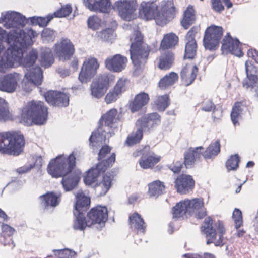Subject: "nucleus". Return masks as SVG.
Listing matches in <instances>:
<instances>
[{
  "label": "nucleus",
  "instance_id": "49",
  "mask_svg": "<svg viewBox=\"0 0 258 258\" xmlns=\"http://www.w3.org/2000/svg\"><path fill=\"white\" fill-rule=\"evenodd\" d=\"M57 92L54 91H49L44 94V97L46 102L48 103L55 105H62L61 103L56 101L57 97Z\"/></svg>",
  "mask_w": 258,
  "mask_h": 258
},
{
  "label": "nucleus",
  "instance_id": "40",
  "mask_svg": "<svg viewBox=\"0 0 258 258\" xmlns=\"http://www.w3.org/2000/svg\"><path fill=\"white\" fill-rule=\"evenodd\" d=\"M242 103L241 102H236L232 108L231 113V118L234 126L239 125V119L242 112Z\"/></svg>",
  "mask_w": 258,
  "mask_h": 258
},
{
  "label": "nucleus",
  "instance_id": "27",
  "mask_svg": "<svg viewBox=\"0 0 258 258\" xmlns=\"http://www.w3.org/2000/svg\"><path fill=\"white\" fill-rule=\"evenodd\" d=\"M61 196L62 194L60 192L48 191L40 196L39 198L41 201V205L45 209H48L49 207L53 208L58 205L61 202Z\"/></svg>",
  "mask_w": 258,
  "mask_h": 258
},
{
  "label": "nucleus",
  "instance_id": "35",
  "mask_svg": "<svg viewBox=\"0 0 258 258\" xmlns=\"http://www.w3.org/2000/svg\"><path fill=\"white\" fill-rule=\"evenodd\" d=\"M174 61V55L170 51L163 53L159 58L158 67L162 70L169 69L172 65Z\"/></svg>",
  "mask_w": 258,
  "mask_h": 258
},
{
  "label": "nucleus",
  "instance_id": "57",
  "mask_svg": "<svg viewBox=\"0 0 258 258\" xmlns=\"http://www.w3.org/2000/svg\"><path fill=\"white\" fill-rule=\"evenodd\" d=\"M0 241L4 246H9L11 248L15 246L12 237L11 236L2 235L0 237Z\"/></svg>",
  "mask_w": 258,
  "mask_h": 258
},
{
  "label": "nucleus",
  "instance_id": "9",
  "mask_svg": "<svg viewBox=\"0 0 258 258\" xmlns=\"http://www.w3.org/2000/svg\"><path fill=\"white\" fill-rule=\"evenodd\" d=\"M160 122V116L157 113L149 114L138 119L136 122L137 130L127 138L125 144L131 146L140 142L143 137V131H149L159 125Z\"/></svg>",
  "mask_w": 258,
  "mask_h": 258
},
{
  "label": "nucleus",
  "instance_id": "61",
  "mask_svg": "<svg viewBox=\"0 0 258 258\" xmlns=\"http://www.w3.org/2000/svg\"><path fill=\"white\" fill-rule=\"evenodd\" d=\"M211 3L212 8L215 11L220 13L224 10V7L220 0H213L211 1Z\"/></svg>",
  "mask_w": 258,
  "mask_h": 258
},
{
  "label": "nucleus",
  "instance_id": "19",
  "mask_svg": "<svg viewBox=\"0 0 258 258\" xmlns=\"http://www.w3.org/2000/svg\"><path fill=\"white\" fill-rule=\"evenodd\" d=\"M86 185L94 188L98 196H104L111 186V178H102L99 181L98 178H83Z\"/></svg>",
  "mask_w": 258,
  "mask_h": 258
},
{
  "label": "nucleus",
  "instance_id": "11",
  "mask_svg": "<svg viewBox=\"0 0 258 258\" xmlns=\"http://www.w3.org/2000/svg\"><path fill=\"white\" fill-rule=\"evenodd\" d=\"M1 19L3 22L5 23V25L7 28H16V29L11 31L9 33H7L6 31L4 30L6 33V36L4 38V41L6 42L8 36L10 34L15 35L14 33L15 34V32L18 30H21L25 33H26L28 30H32L31 29H28L25 32L21 29L26 24L27 20L26 17L20 13L14 11H8L5 13H2Z\"/></svg>",
  "mask_w": 258,
  "mask_h": 258
},
{
  "label": "nucleus",
  "instance_id": "33",
  "mask_svg": "<svg viewBox=\"0 0 258 258\" xmlns=\"http://www.w3.org/2000/svg\"><path fill=\"white\" fill-rule=\"evenodd\" d=\"M178 42V37L174 33L165 35L161 41L160 50L162 51L174 47Z\"/></svg>",
  "mask_w": 258,
  "mask_h": 258
},
{
  "label": "nucleus",
  "instance_id": "29",
  "mask_svg": "<svg viewBox=\"0 0 258 258\" xmlns=\"http://www.w3.org/2000/svg\"><path fill=\"white\" fill-rule=\"evenodd\" d=\"M198 71L196 66L186 64L181 70L180 76L183 83L186 86L190 85L194 81Z\"/></svg>",
  "mask_w": 258,
  "mask_h": 258
},
{
  "label": "nucleus",
  "instance_id": "46",
  "mask_svg": "<svg viewBox=\"0 0 258 258\" xmlns=\"http://www.w3.org/2000/svg\"><path fill=\"white\" fill-rule=\"evenodd\" d=\"M232 218L234 223V228L236 229H238L243 226V221L242 214L239 209L235 208L234 209Z\"/></svg>",
  "mask_w": 258,
  "mask_h": 258
},
{
  "label": "nucleus",
  "instance_id": "45",
  "mask_svg": "<svg viewBox=\"0 0 258 258\" xmlns=\"http://www.w3.org/2000/svg\"><path fill=\"white\" fill-rule=\"evenodd\" d=\"M56 37V32L49 28H45L41 33V38L43 43L53 42Z\"/></svg>",
  "mask_w": 258,
  "mask_h": 258
},
{
  "label": "nucleus",
  "instance_id": "22",
  "mask_svg": "<svg viewBox=\"0 0 258 258\" xmlns=\"http://www.w3.org/2000/svg\"><path fill=\"white\" fill-rule=\"evenodd\" d=\"M188 210V214L196 213V217L201 219L207 215V211L204 207L203 198H194L191 200L185 199Z\"/></svg>",
  "mask_w": 258,
  "mask_h": 258
},
{
  "label": "nucleus",
  "instance_id": "6",
  "mask_svg": "<svg viewBox=\"0 0 258 258\" xmlns=\"http://www.w3.org/2000/svg\"><path fill=\"white\" fill-rule=\"evenodd\" d=\"M47 108L40 101H32L27 103L23 108L21 122L25 125L30 126L32 123L43 124L47 119Z\"/></svg>",
  "mask_w": 258,
  "mask_h": 258
},
{
  "label": "nucleus",
  "instance_id": "15",
  "mask_svg": "<svg viewBox=\"0 0 258 258\" xmlns=\"http://www.w3.org/2000/svg\"><path fill=\"white\" fill-rule=\"evenodd\" d=\"M88 223L91 226L95 224L104 225L108 217V211L105 206L97 205L91 208L87 214Z\"/></svg>",
  "mask_w": 258,
  "mask_h": 258
},
{
  "label": "nucleus",
  "instance_id": "18",
  "mask_svg": "<svg viewBox=\"0 0 258 258\" xmlns=\"http://www.w3.org/2000/svg\"><path fill=\"white\" fill-rule=\"evenodd\" d=\"M21 77L19 73L15 72L0 76V90L8 93L14 92Z\"/></svg>",
  "mask_w": 258,
  "mask_h": 258
},
{
  "label": "nucleus",
  "instance_id": "50",
  "mask_svg": "<svg viewBox=\"0 0 258 258\" xmlns=\"http://www.w3.org/2000/svg\"><path fill=\"white\" fill-rule=\"evenodd\" d=\"M9 117V110L5 99L0 97V120H6Z\"/></svg>",
  "mask_w": 258,
  "mask_h": 258
},
{
  "label": "nucleus",
  "instance_id": "32",
  "mask_svg": "<svg viewBox=\"0 0 258 258\" xmlns=\"http://www.w3.org/2000/svg\"><path fill=\"white\" fill-rule=\"evenodd\" d=\"M165 188L164 183L157 180L148 184V195L150 197H157L164 194Z\"/></svg>",
  "mask_w": 258,
  "mask_h": 258
},
{
  "label": "nucleus",
  "instance_id": "38",
  "mask_svg": "<svg viewBox=\"0 0 258 258\" xmlns=\"http://www.w3.org/2000/svg\"><path fill=\"white\" fill-rule=\"evenodd\" d=\"M178 76L175 72H171L163 77L159 82V87L161 89H165L166 88L173 85L178 80Z\"/></svg>",
  "mask_w": 258,
  "mask_h": 258
},
{
  "label": "nucleus",
  "instance_id": "5",
  "mask_svg": "<svg viewBox=\"0 0 258 258\" xmlns=\"http://www.w3.org/2000/svg\"><path fill=\"white\" fill-rule=\"evenodd\" d=\"M117 115V110L112 108L102 116L99 120L100 125L92 133L89 138L90 145L93 147L100 146L114 134L111 128L119 119Z\"/></svg>",
  "mask_w": 258,
  "mask_h": 258
},
{
  "label": "nucleus",
  "instance_id": "41",
  "mask_svg": "<svg viewBox=\"0 0 258 258\" xmlns=\"http://www.w3.org/2000/svg\"><path fill=\"white\" fill-rule=\"evenodd\" d=\"M197 43L196 41H186L184 58L193 59L196 54Z\"/></svg>",
  "mask_w": 258,
  "mask_h": 258
},
{
  "label": "nucleus",
  "instance_id": "17",
  "mask_svg": "<svg viewBox=\"0 0 258 258\" xmlns=\"http://www.w3.org/2000/svg\"><path fill=\"white\" fill-rule=\"evenodd\" d=\"M54 47L56 55L60 60H69L75 52L74 45L68 38H62Z\"/></svg>",
  "mask_w": 258,
  "mask_h": 258
},
{
  "label": "nucleus",
  "instance_id": "13",
  "mask_svg": "<svg viewBox=\"0 0 258 258\" xmlns=\"http://www.w3.org/2000/svg\"><path fill=\"white\" fill-rule=\"evenodd\" d=\"M246 78L242 83L243 87L247 90L255 93V96L258 98V76L256 68L249 61L245 63Z\"/></svg>",
  "mask_w": 258,
  "mask_h": 258
},
{
  "label": "nucleus",
  "instance_id": "2",
  "mask_svg": "<svg viewBox=\"0 0 258 258\" xmlns=\"http://www.w3.org/2000/svg\"><path fill=\"white\" fill-rule=\"evenodd\" d=\"M110 151L111 148L108 146L102 147L98 154V159L102 160V162L99 163L96 168L87 171L84 175H82L80 169L76 168V158L73 153L67 157L64 155H60L52 159L47 166V172L52 177H99L115 161L114 153L106 160H103Z\"/></svg>",
  "mask_w": 258,
  "mask_h": 258
},
{
  "label": "nucleus",
  "instance_id": "59",
  "mask_svg": "<svg viewBox=\"0 0 258 258\" xmlns=\"http://www.w3.org/2000/svg\"><path fill=\"white\" fill-rule=\"evenodd\" d=\"M2 235L12 236L15 229L8 224L3 223L2 225Z\"/></svg>",
  "mask_w": 258,
  "mask_h": 258
},
{
  "label": "nucleus",
  "instance_id": "44",
  "mask_svg": "<svg viewBox=\"0 0 258 258\" xmlns=\"http://www.w3.org/2000/svg\"><path fill=\"white\" fill-rule=\"evenodd\" d=\"M52 251L57 258H74L76 255L74 251L68 248L53 249Z\"/></svg>",
  "mask_w": 258,
  "mask_h": 258
},
{
  "label": "nucleus",
  "instance_id": "24",
  "mask_svg": "<svg viewBox=\"0 0 258 258\" xmlns=\"http://www.w3.org/2000/svg\"><path fill=\"white\" fill-rule=\"evenodd\" d=\"M149 146L144 147L143 150V156L139 161V165L143 169L152 168L158 163L161 159L160 156L149 151Z\"/></svg>",
  "mask_w": 258,
  "mask_h": 258
},
{
  "label": "nucleus",
  "instance_id": "64",
  "mask_svg": "<svg viewBox=\"0 0 258 258\" xmlns=\"http://www.w3.org/2000/svg\"><path fill=\"white\" fill-rule=\"evenodd\" d=\"M182 167V165L181 162H177L175 165L170 166V169L175 173H178Z\"/></svg>",
  "mask_w": 258,
  "mask_h": 258
},
{
  "label": "nucleus",
  "instance_id": "37",
  "mask_svg": "<svg viewBox=\"0 0 258 258\" xmlns=\"http://www.w3.org/2000/svg\"><path fill=\"white\" fill-rule=\"evenodd\" d=\"M40 61L42 66L49 67L54 62V58L51 50L49 48L42 49Z\"/></svg>",
  "mask_w": 258,
  "mask_h": 258
},
{
  "label": "nucleus",
  "instance_id": "28",
  "mask_svg": "<svg viewBox=\"0 0 258 258\" xmlns=\"http://www.w3.org/2000/svg\"><path fill=\"white\" fill-rule=\"evenodd\" d=\"M83 4L90 11L105 13L109 12L111 5L110 0H83Z\"/></svg>",
  "mask_w": 258,
  "mask_h": 258
},
{
  "label": "nucleus",
  "instance_id": "21",
  "mask_svg": "<svg viewBox=\"0 0 258 258\" xmlns=\"http://www.w3.org/2000/svg\"><path fill=\"white\" fill-rule=\"evenodd\" d=\"M240 45L239 41L238 39H233L230 33H228L223 40L221 49L223 52L229 51L236 56L241 57L243 56V53Z\"/></svg>",
  "mask_w": 258,
  "mask_h": 258
},
{
  "label": "nucleus",
  "instance_id": "43",
  "mask_svg": "<svg viewBox=\"0 0 258 258\" xmlns=\"http://www.w3.org/2000/svg\"><path fill=\"white\" fill-rule=\"evenodd\" d=\"M157 109L163 111L170 104L169 97L167 95L159 96L155 102Z\"/></svg>",
  "mask_w": 258,
  "mask_h": 258
},
{
  "label": "nucleus",
  "instance_id": "51",
  "mask_svg": "<svg viewBox=\"0 0 258 258\" xmlns=\"http://www.w3.org/2000/svg\"><path fill=\"white\" fill-rule=\"evenodd\" d=\"M72 10L70 5H66L61 7L59 10L55 11L52 15L54 17L61 18L68 16L71 13Z\"/></svg>",
  "mask_w": 258,
  "mask_h": 258
},
{
  "label": "nucleus",
  "instance_id": "4",
  "mask_svg": "<svg viewBox=\"0 0 258 258\" xmlns=\"http://www.w3.org/2000/svg\"><path fill=\"white\" fill-rule=\"evenodd\" d=\"M200 231L205 236L207 245L214 244L215 246L222 247L225 244L226 228L223 221H215L208 216L202 222Z\"/></svg>",
  "mask_w": 258,
  "mask_h": 258
},
{
  "label": "nucleus",
  "instance_id": "60",
  "mask_svg": "<svg viewBox=\"0 0 258 258\" xmlns=\"http://www.w3.org/2000/svg\"><path fill=\"white\" fill-rule=\"evenodd\" d=\"M199 30L198 27H193L188 32L186 36V41H191V40L196 41L195 39V34Z\"/></svg>",
  "mask_w": 258,
  "mask_h": 258
},
{
  "label": "nucleus",
  "instance_id": "39",
  "mask_svg": "<svg viewBox=\"0 0 258 258\" xmlns=\"http://www.w3.org/2000/svg\"><path fill=\"white\" fill-rule=\"evenodd\" d=\"M195 20L194 10L192 7L189 6L184 12L181 24L185 29H187L192 24Z\"/></svg>",
  "mask_w": 258,
  "mask_h": 258
},
{
  "label": "nucleus",
  "instance_id": "12",
  "mask_svg": "<svg viewBox=\"0 0 258 258\" xmlns=\"http://www.w3.org/2000/svg\"><path fill=\"white\" fill-rule=\"evenodd\" d=\"M223 28L220 26L212 25L209 27L205 31L203 39L205 49L210 50L217 49L223 35Z\"/></svg>",
  "mask_w": 258,
  "mask_h": 258
},
{
  "label": "nucleus",
  "instance_id": "3",
  "mask_svg": "<svg viewBox=\"0 0 258 258\" xmlns=\"http://www.w3.org/2000/svg\"><path fill=\"white\" fill-rule=\"evenodd\" d=\"M175 12V7L172 1L165 2L162 5L160 11H158L156 3L144 1L141 4L139 14L143 19L154 20L157 25H164L174 18Z\"/></svg>",
  "mask_w": 258,
  "mask_h": 258
},
{
  "label": "nucleus",
  "instance_id": "62",
  "mask_svg": "<svg viewBox=\"0 0 258 258\" xmlns=\"http://www.w3.org/2000/svg\"><path fill=\"white\" fill-rule=\"evenodd\" d=\"M32 168V165H25L17 169L16 172L19 174H23L29 172L30 170Z\"/></svg>",
  "mask_w": 258,
  "mask_h": 258
},
{
  "label": "nucleus",
  "instance_id": "42",
  "mask_svg": "<svg viewBox=\"0 0 258 258\" xmlns=\"http://www.w3.org/2000/svg\"><path fill=\"white\" fill-rule=\"evenodd\" d=\"M54 18L52 14H48L46 17H30L31 22L33 25H38L41 27H44L47 25L48 23Z\"/></svg>",
  "mask_w": 258,
  "mask_h": 258
},
{
  "label": "nucleus",
  "instance_id": "30",
  "mask_svg": "<svg viewBox=\"0 0 258 258\" xmlns=\"http://www.w3.org/2000/svg\"><path fill=\"white\" fill-rule=\"evenodd\" d=\"M177 191L180 194H187L195 187L194 178H176L175 182Z\"/></svg>",
  "mask_w": 258,
  "mask_h": 258
},
{
  "label": "nucleus",
  "instance_id": "36",
  "mask_svg": "<svg viewBox=\"0 0 258 258\" xmlns=\"http://www.w3.org/2000/svg\"><path fill=\"white\" fill-rule=\"evenodd\" d=\"M172 213L173 218H179L188 213V210L185 200L177 203L172 208Z\"/></svg>",
  "mask_w": 258,
  "mask_h": 258
},
{
  "label": "nucleus",
  "instance_id": "47",
  "mask_svg": "<svg viewBox=\"0 0 258 258\" xmlns=\"http://www.w3.org/2000/svg\"><path fill=\"white\" fill-rule=\"evenodd\" d=\"M80 178H62L61 183L66 191L74 189L78 184Z\"/></svg>",
  "mask_w": 258,
  "mask_h": 258
},
{
  "label": "nucleus",
  "instance_id": "1",
  "mask_svg": "<svg viewBox=\"0 0 258 258\" xmlns=\"http://www.w3.org/2000/svg\"><path fill=\"white\" fill-rule=\"evenodd\" d=\"M14 34H10L6 39V43L10 46L7 50V62L0 66V71L21 65L27 70L29 69L25 75L27 83L33 86L40 85L43 79L42 71L39 66L33 67L38 58L37 51L33 49L23 58L27 47L33 44L32 39L37 37V32L29 30L25 33L18 30Z\"/></svg>",
  "mask_w": 258,
  "mask_h": 258
},
{
  "label": "nucleus",
  "instance_id": "26",
  "mask_svg": "<svg viewBox=\"0 0 258 258\" xmlns=\"http://www.w3.org/2000/svg\"><path fill=\"white\" fill-rule=\"evenodd\" d=\"M127 58L120 54H116L108 57L105 61L106 68L109 70L115 72L122 71L126 66Z\"/></svg>",
  "mask_w": 258,
  "mask_h": 258
},
{
  "label": "nucleus",
  "instance_id": "8",
  "mask_svg": "<svg viewBox=\"0 0 258 258\" xmlns=\"http://www.w3.org/2000/svg\"><path fill=\"white\" fill-rule=\"evenodd\" d=\"M130 55L135 66L140 67L144 64L147 60L150 52L148 46L143 43V37L140 31H134L131 36Z\"/></svg>",
  "mask_w": 258,
  "mask_h": 258
},
{
  "label": "nucleus",
  "instance_id": "55",
  "mask_svg": "<svg viewBox=\"0 0 258 258\" xmlns=\"http://www.w3.org/2000/svg\"><path fill=\"white\" fill-rule=\"evenodd\" d=\"M120 95L114 89L110 90L106 94L105 100L107 104L111 103L115 101Z\"/></svg>",
  "mask_w": 258,
  "mask_h": 258
},
{
  "label": "nucleus",
  "instance_id": "56",
  "mask_svg": "<svg viewBox=\"0 0 258 258\" xmlns=\"http://www.w3.org/2000/svg\"><path fill=\"white\" fill-rule=\"evenodd\" d=\"M98 36L103 41H109L113 37V32L110 29H106L100 32Z\"/></svg>",
  "mask_w": 258,
  "mask_h": 258
},
{
  "label": "nucleus",
  "instance_id": "7",
  "mask_svg": "<svg viewBox=\"0 0 258 258\" xmlns=\"http://www.w3.org/2000/svg\"><path fill=\"white\" fill-rule=\"evenodd\" d=\"M24 136L19 132L0 133V153L9 155H19L25 145Z\"/></svg>",
  "mask_w": 258,
  "mask_h": 258
},
{
  "label": "nucleus",
  "instance_id": "23",
  "mask_svg": "<svg viewBox=\"0 0 258 258\" xmlns=\"http://www.w3.org/2000/svg\"><path fill=\"white\" fill-rule=\"evenodd\" d=\"M128 223L132 231L137 234H145L147 224L142 215L137 212L130 214L128 216Z\"/></svg>",
  "mask_w": 258,
  "mask_h": 258
},
{
  "label": "nucleus",
  "instance_id": "31",
  "mask_svg": "<svg viewBox=\"0 0 258 258\" xmlns=\"http://www.w3.org/2000/svg\"><path fill=\"white\" fill-rule=\"evenodd\" d=\"M149 100L148 94L142 92L137 94L134 100L130 103L129 107L132 112L139 111L144 106L146 105Z\"/></svg>",
  "mask_w": 258,
  "mask_h": 258
},
{
  "label": "nucleus",
  "instance_id": "53",
  "mask_svg": "<svg viewBox=\"0 0 258 258\" xmlns=\"http://www.w3.org/2000/svg\"><path fill=\"white\" fill-rule=\"evenodd\" d=\"M56 101H57L58 102H60L62 105H55V106L66 107L69 105V98L67 94L60 92H57Z\"/></svg>",
  "mask_w": 258,
  "mask_h": 258
},
{
  "label": "nucleus",
  "instance_id": "48",
  "mask_svg": "<svg viewBox=\"0 0 258 258\" xmlns=\"http://www.w3.org/2000/svg\"><path fill=\"white\" fill-rule=\"evenodd\" d=\"M239 157L237 154L231 155L226 163V167L228 171L235 170L238 167Z\"/></svg>",
  "mask_w": 258,
  "mask_h": 258
},
{
  "label": "nucleus",
  "instance_id": "52",
  "mask_svg": "<svg viewBox=\"0 0 258 258\" xmlns=\"http://www.w3.org/2000/svg\"><path fill=\"white\" fill-rule=\"evenodd\" d=\"M87 23L89 28L96 30L100 26L101 20L96 16H92L88 18Z\"/></svg>",
  "mask_w": 258,
  "mask_h": 258
},
{
  "label": "nucleus",
  "instance_id": "63",
  "mask_svg": "<svg viewBox=\"0 0 258 258\" xmlns=\"http://www.w3.org/2000/svg\"><path fill=\"white\" fill-rule=\"evenodd\" d=\"M247 55L249 57L252 58L256 63H258V51L255 49H249L247 51Z\"/></svg>",
  "mask_w": 258,
  "mask_h": 258
},
{
  "label": "nucleus",
  "instance_id": "16",
  "mask_svg": "<svg viewBox=\"0 0 258 258\" xmlns=\"http://www.w3.org/2000/svg\"><path fill=\"white\" fill-rule=\"evenodd\" d=\"M99 64L95 58L86 59L83 64L78 79L81 83L89 81L96 74Z\"/></svg>",
  "mask_w": 258,
  "mask_h": 258
},
{
  "label": "nucleus",
  "instance_id": "58",
  "mask_svg": "<svg viewBox=\"0 0 258 258\" xmlns=\"http://www.w3.org/2000/svg\"><path fill=\"white\" fill-rule=\"evenodd\" d=\"M202 110L210 112L215 109V105L211 100H205L203 102Z\"/></svg>",
  "mask_w": 258,
  "mask_h": 258
},
{
  "label": "nucleus",
  "instance_id": "20",
  "mask_svg": "<svg viewBox=\"0 0 258 258\" xmlns=\"http://www.w3.org/2000/svg\"><path fill=\"white\" fill-rule=\"evenodd\" d=\"M109 79L106 75L99 76L91 85V95L96 98L102 97L106 92Z\"/></svg>",
  "mask_w": 258,
  "mask_h": 258
},
{
  "label": "nucleus",
  "instance_id": "10",
  "mask_svg": "<svg viewBox=\"0 0 258 258\" xmlns=\"http://www.w3.org/2000/svg\"><path fill=\"white\" fill-rule=\"evenodd\" d=\"M202 146L190 148L184 154V164L186 168L191 167L195 162L198 161L203 156L206 159H209L216 156L220 151V144L218 140L211 143L203 153Z\"/></svg>",
  "mask_w": 258,
  "mask_h": 258
},
{
  "label": "nucleus",
  "instance_id": "25",
  "mask_svg": "<svg viewBox=\"0 0 258 258\" xmlns=\"http://www.w3.org/2000/svg\"><path fill=\"white\" fill-rule=\"evenodd\" d=\"M75 203L74 205V214L85 213L90 208L91 199L82 191H79L75 195Z\"/></svg>",
  "mask_w": 258,
  "mask_h": 258
},
{
  "label": "nucleus",
  "instance_id": "54",
  "mask_svg": "<svg viewBox=\"0 0 258 258\" xmlns=\"http://www.w3.org/2000/svg\"><path fill=\"white\" fill-rule=\"evenodd\" d=\"M126 79L120 78L116 83L114 89L117 91L120 95L126 90Z\"/></svg>",
  "mask_w": 258,
  "mask_h": 258
},
{
  "label": "nucleus",
  "instance_id": "34",
  "mask_svg": "<svg viewBox=\"0 0 258 258\" xmlns=\"http://www.w3.org/2000/svg\"><path fill=\"white\" fill-rule=\"evenodd\" d=\"M85 213H77L74 214L75 219L73 223V228L75 230H84L86 227H91V224L88 223V217H84Z\"/></svg>",
  "mask_w": 258,
  "mask_h": 258
},
{
  "label": "nucleus",
  "instance_id": "14",
  "mask_svg": "<svg viewBox=\"0 0 258 258\" xmlns=\"http://www.w3.org/2000/svg\"><path fill=\"white\" fill-rule=\"evenodd\" d=\"M137 8L136 0H118L115 2L113 9L118 12L119 16L125 21H130Z\"/></svg>",
  "mask_w": 258,
  "mask_h": 258
}]
</instances>
